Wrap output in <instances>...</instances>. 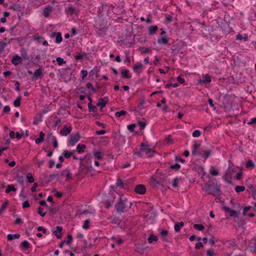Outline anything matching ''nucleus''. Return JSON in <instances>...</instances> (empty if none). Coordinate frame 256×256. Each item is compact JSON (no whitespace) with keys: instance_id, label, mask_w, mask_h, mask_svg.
<instances>
[{"instance_id":"nucleus-1","label":"nucleus","mask_w":256,"mask_h":256,"mask_svg":"<svg viewBox=\"0 0 256 256\" xmlns=\"http://www.w3.org/2000/svg\"><path fill=\"white\" fill-rule=\"evenodd\" d=\"M129 204V207L130 208L132 204V202H129L128 199L125 198L124 200H122V199L120 200V201L116 204V208L118 212H124V210L126 207V204Z\"/></svg>"},{"instance_id":"nucleus-2","label":"nucleus","mask_w":256,"mask_h":256,"mask_svg":"<svg viewBox=\"0 0 256 256\" xmlns=\"http://www.w3.org/2000/svg\"><path fill=\"white\" fill-rule=\"evenodd\" d=\"M205 190L209 194L214 196L220 194V190L216 184H210L205 188Z\"/></svg>"},{"instance_id":"nucleus-3","label":"nucleus","mask_w":256,"mask_h":256,"mask_svg":"<svg viewBox=\"0 0 256 256\" xmlns=\"http://www.w3.org/2000/svg\"><path fill=\"white\" fill-rule=\"evenodd\" d=\"M80 138V134L78 132L73 134L70 136L68 143L70 146H74Z\"/></svg>"},{"instance_id":"nucleus-4","label":"nucleus","mask_w":256,"mask_h":256,"mask_svg":"<svg viewBox=\"0 0 256 256\" xmlns=\"http://www.w3.org/2000/svg\"><path fill=\"white\" fill-rule=\"evenodd\" d=\"M134 191L137 194H143L146 192V188L144 185L138 184L135 187Z\"/></svg>"},{"instance_id":"nucleus-5","label":"nucleus","mask_w":256,"mask_h":256,"mask_svg":"<svg viewBox=\"0 0 256 256\" xmlns=\"http://www.w3.org/2000/svg\"><path fill=\"white\" fill-rule=\"evenodd\" d=\"M61 176L66 177V180H68L72 178V173L68 169L63 170L61 172Z\"/></svg>"},{"instance_id":"nucleus-6","label":"nucleus","mask_w":256,"mask_h":256,"mask_svg":"<svg viewBox=\"0 0 256 256\" xmlns=\"http://www.w3.org/2000/svg\"><path fill=\"white\" fill-rule=\"evenodd\" d=\"M71 127H68L66 125H64L63 128L60 130V133L62 136H66L71 132Z\"/></svg>"},{"instance_id":"nucleus-7","label":"nucleus","mask_w":256,"mask_h":256,"mask_svg":"<svg viewBox=\"0 0 256 256\" xmlns=\"http://www.w3.org/2000/svg\"><path fill=\"white\" fill-rule=\"evenodd\" d=\"M108 98L106 97L104 98H100L98 100V102L97 103V106H100L102 107V108L104 107L106 104L108 102Z\"/></svg>"},{"instance_id":"nucleus-8","label":"nucleus","mask_w":256,"mask_h":256,"mask_svg":"<svg viewBox=\"0 0 256 256\" xmlns=\"http://www.w3.org/2000/svg\"><path fill=\"white\" fill-rule=\"evenodd\" d=\"M211 153L210 150H204L202 149L198 150V154L204 158L206 159L207 158Z\"/></svg>"},{"instance_id":"nucleus-9","label":"nucleus","mask_w":256,"mask_h":256,"mask_svg":"<svg viewBox=\"0 0 256 256\" xmlns=\"http://www.w3.org/2000/svg\"><path fill=\"white\" fill-rule=\"evenodd\" d=\"M143 68V65L140 62H138L134 64L133 67V70L136 72L137 73H140L142 72L140 70Z\"/></svg>"},{"instance_id":"nucleus-10","label":"nucleus","mask_w":256,"mask_h":256,"mask_svg":"<svg viewBox=\"0 0 256 256\" xmlns=\"http://www.w3.org/2000/svg\"><path fill=\"white\" fill-rule=\"evenodd\" d=\"M53 8L52 6H48L44 9L43 11V14L45 17H48L49 16L50 14L52 11Z\"/></svg>"},{"instance_id":"nucleus-11","label":"nucleus","mask_w":256,"mask_h":256,"mask_svg":"<svg viewBox=\"0 0 256 256\" xmlns=\"http://www.w3.org/2000/svg\"><path fill=\"white\" fill-rule=\"evenodd\" d=\"M22 62V58L18 56H15L12 60V62L14 65H18Z\"/></svg>"},{"instance_id":"nucleus-12","label":"nucleus","mask_w":256,"mask_h":256,"mask_svg":"<svg viewBox=\"0 0 256 256\" xmlns=\"http://www.w3.org/2000/svg\"><path fill=\"white\" fill-rule=\"evenodd\" d=\"M182 181L181 178H176L172 181V184L174 188H178V184Z\"/></svg>"},{"instance_id":"nucleus-13","label":"nucleus","mask_w":256,"mask_h":256,"mask_svg":"<svg viewBox=\"0 0 256 256\" xmlns=\"http://www.w3.org/2000/svg\"><path fill=\"white\" fill-rule=\"evenodd\" d=\"M158 238L156 236L152 234H149V236L148 238V244H152L153 242H157Z\"/></svg>"},{"instance_id":"nucleus-14","label":"nucleus","mask_w":256,"mask_h":256,"mask_svg":"<svg viewBox=\"0 0 256 256\" xmlns=\"http://www.w3.org/2000/svg\"><path fill=\"white\" fill-rule=\"evenodd\" d=\"M62 228L60 226H56V230L54 232V235H56L58 238H61Z\"/></svg>"},{"instance_id":"nucleus-15","label":"nucleus","mask_w":256,"mask_h":256,"mask_svg":"<svg viewBox=\"0 0 256 256\" xmlns=\"http://www.w3.org/2000/svg\"><path fill=\"white\" fill-rule=\"evenodd\" d=\"M184 226V223L182 222H177L175 224L174 228L176 232L180 230V228Z\"/></svg>"},{"instance_id":"nucleus-16","label":"nucleus","mask_w":256,"mask_h":256,"mask_svg":"<svg viewBox=\"0 0 256 256\" xmlns=\"http://www.w3.org/2000/svg\"><path fill=\"white\" fill-rule=\"evenodd\" d=\"M121 74H122V76L124 78H130V76L129 74L128 70H126V69L122 70Z\"/></svg>"},{"instance_id":"nucleus-17","label":"nucleus","mask_w":256,"mask_h":256,"mask_svg":"<svg viewBox=\"0 0 256 256\" xmlns=\"http://www.w3.org/2000/svg\"><path fill=\"white\" fill-rule=\"evenodd\" d=\"M158 28L156 26H151L148 28V33L152 35L154 34L158 30Z\"/></svg>"},{"instance_id":"nucleus-18","label":"nucleus","mask_w":256,"mask_h":256,"mask_svg":"<svg viewBox=\"0 0 256 256\" xmlns=\"http://www.w3.org/2000/svg\"><path fill=\"white\" fill-rule=\"evenodd\" d=\"M146 104L144 98H141L140 99V103L138 106V108L140 110L143 109L145 108L144 104Z\"/></svg>"},{"instance_id":"nucleus-19","label":"nucleus","mask_w":256,"mask_h":256,"mask_svg":"<svg viewBox=\"0 0 256 256\" xmlns=\"http://www.w3.org/2000/svg\"><path fill=\"white\" fill-rule=\"evenodd\" d=\"M16 188L14 187L13 184H9L5 192L6 193H9L11 191L16 192Z\"/></svg>"},{"instance_id":"nucleus-20","label":"nucleus","mask_w":256,"mask_h":256,"mask_svg":"<svg viewBox=\"0 0 256 256\" xmlns=\"http://www.w3.org/2000/svg\"><path fill=\"white\" fill-rule=\"evenodd\" d=\"M20 237V235L18 234H9L8 235V240H12L14 239L18 238Z\"/></svg>"},{"instance_id":"nucleus-21","label":"nucleus","mask_w":256,"mask_h":256,"mask_svg":"<svg viewBox=\"0 0 256 256\" xmlns=\"http://www.w3.org/2000/svg\"><path fill=\"white\" fill-rule=\"evenodd\" d=\"M210 76L207 74L202 76V79L200 80V82H210Z\"/></svg>"},{"instance_id":"nucleus-22","label":"nucleus","mask_w":256,"mask_h":256,"mask_svg":"<svg viewBox=\"0 0 256 256\" xmlns=\"http://www.w3.org/2000/svg\"><path fill=\"white\" fill-rule=\"evenodd\" d=\"M120 187V188H124V182L120 178L117 180V182L116 183V186H112V188H117Z\"/></svg>"},{"instance_id":"nucleus-23","label":"nucleus","mask_w":256,"mask_h":256,"mask_svg":"<svg viewBox=\"0 0 256 256\" xmlns=\"http://www.w3.org/2000/svg\"><path fill=\"white\" fill-rule=\"evenodd\" d=\"M10 9H12L16 11L20 12V6L19 4H14L10 6L9 8Z\"/></svg>"},{"instance_id":"nucleus-24","label":"nucleus","mask_w":256,"mask_h":256,"mask_svg":"<svg viewBox=\"0 0 256 256\" xmlns=\"http://www.w3.org/2000/svg\"><path fill=\"white\" fill-rule=\"evenodd\" d=\"M86 148V146L84 144H78L76 147V151L80 153L82 152H84V149Z\"/></svg>"},{"instance_id":"nucleus-25","label":"nucleus","mask_w":256,"mask_h":256,"mask_svg":"<svg viewBox=\"0 0 256 256\" xmlns=\"http://www.w3.org/2000/svg\"><path fill=\"white\" fill-rule=\"evenodd\" d=\"M194 228L196 230L200 231H202L204 229V226L201 224H194Z\"/></svg>"},{"instance_id":"nucleus-26","label":"nucleus","mask_w":256,"mask_h":256,"mask_svg":"<svg viewBox=\"0 0 256 256\" xmlns=\"http://www.w3.org/2000/svg\"><path fill=\"white\" fill-rule=\"evenodd\" d=\"M158 42L159 44H166L168 42V40L166 38V36H164L162 38H161L158 39Z\"/></svg>"},{"instance_id":"nucleus-27","label":"nucleus","mask_w":256,"mask_h":256,"mask_svg":"<svg viewBox=\"0 0 256 256\" xmlns=\"http://www.w3.org/2000/svg\"><path fill=\"white\" fill-rule=\"evenodd\" d=\"M74 152H69L68 150H64L63 152L64 156L66 158H70L73 154Z\"/></svg>"},{"instance_id":"nucleus-28","label":"nucleus","mask_w":256,"mask_h":256,"mask_svg":"<svg viewBox=\"0 0 256 256\" xmlns=\"http://www.w3.org/2000/svg\"><path fill=\"white\" fill-rule=\"evenodd\" d=\"M246 168H254V164L252 160H248L246 164Z\"/></svg>"},{"instance_id":"nucleus-29","label":"nucleus","mask_w":256,"mask_h":256,"mask_svg":"<svg viewBox=\"0 0 256 256\" xmlns=\"http://www.w3.org/2000/svg\"><path fill=\"white\" fill-rule=\"evenodd\" d=\"M26 178L30 183H32L34 182V178L31 173H28L26 175Z\"/></svg>"},{"instance_id":"nucleus-30","label":"nucleus","mask_w":256,"mask_h":256,"mask_svg":"<svg viewBox=\"0 0 256 256\" xmlns=\"http://www.w3.org/2000/svg\"><path fill=\"white\" fill-rule=\"evenodd\" d=\"M158 230L160 231V234L162 237L166 236L168 234V232L166 230H162V229H159Z\"/></svg>"},{"instance_id":"nucleus-31","label":"nucleus","mask_w":256,"mask_h":256,"mask_svg":"<svg viewBox=\"0 0 256 256\" xmlns=\"http://www.w3.org/2000/svg\"><path fill=\"white\" fill-rule=\"evenodd\" d=\"M164 142L166 144H172L174 142V140L170 136H168L165 139Z\"/></svg>"},{"instance_id":"nucleus-32","label":"nucleus","mask_w":256,"mask_h":256,"mask_svg":"<svg viewBox=\"0 0 256 256\" xmlns=\"http://www.w3.org/2000/svg\"><path fill=\"white\" fill-rule=\"evenodd\" d=\"M62 41V36L60 32H58L56 34V42L57 43H60Z\"/></svg>"},{"instance_id":"nucleus-33","label":"nucleus","mask_w":256,"mask_h":256,"mask_svg":"<svg viewBox=\"0 0 256 256\" xmlns=\"http://www.w3.org/2000/svg\"><path fill=\"white\" fill-rule=\"evenodd\" d=\"M230 214L231 216H234L238 218V213L236 210H230Z\"/></svg>"},{"instance_id":"nucleus-34","label":"nucleus","mask_w":256,"mask_h":256,"mask_svg":"<svg viewBox=\"0 0 256 256\" xmlns=\"http://www.w3.org/2000/svg\"><path fill=\"white\" fill-rule=\"evenodd\" d=\"M21 96H18L14 102V106L18 107L20 104Z\"/></svg>"},{"instance_id":"nucleus-35","label":"nucleus","mask_w":256,"mask_h":256,"mask_svg":"<svg viewBox=\"0 0 256 256\" xmlns=\"http://www.w3.org/2000/svg\"><path fill=\"white\" fill-rule=\"evenodd\" d=\"M235 190L236 192H244L245 190V187L244 186H236L235 188Z\"/></svg>"},{"instance_id":"nucleus-36","label":"nucleus","mask_w":256,"mask_h":256,"mask_svg":"<svg viewBox=\"0 0 256 256\" xmlns=\"http://www.w3.org/2000/svg\"><path fill=\"white\" fill-rule=\"evenodd\" d=\"M126 114V112L124 110H121L115 113V116L116 117H120V116H125Z\"/></svg>"},{"instance_id":"nucleus-37","label":"nucleus","mask_w":256,"mask_h":256,"mask_svg":"<svg viewBox=\"0 0 256 256\" xmlns=\"http://www.w3.org/2000/svg\"><path fill=\"white\" fill-rule=\"evenodd\" d=\"M210 173L212 176H217L218 174V172L214 167H212L210 170Z\"/></svg>"},{"instance_id":"nucleus-38","label":"nucleus","mask_w":256,"mask_h":256,"mask_svg":"<svg viewBox=\"0 0 256 256\" xmlns=\"http://www.w3.org/2000/svg\"><path fill=\"white\" fill-rule=\"evenodd\" d=\"M206 254L208 256H215L216 253L214 252V250L210 249L206 251Z\"/></svg>"},{"instance_id":"nucleus-39","label":"nucleus","mask_w":256,"mask_h":256,"mask_svg":"<svg viewBox=\"0 0 256 256\" xmlns=\"http://www.w3.org/2000/svg\"><path fill=\"white\" fill-rule=\"evenodd\" d=\"M94 155L98 160H101L102 158V153L100 152H95Z\"/></svg>"},{"instance_id":"nucleus-40","label":"nucleus","mask_w":256,"mask_h":256,"mask_svg":"<svg viewBox=\"0 0 256 256\" xmlns=\"http://www.w3.org/2000/svg\"><path fill=\"white\" fill-rule=\"evenodd\" d=\"M38 214L44 217L46 212H43V208L42 207H39L38 210Z\"/></svg>"},{"instance_id":"nucleus-41","label":"nucleus","mask_w":256,"mask_h":256,"mask_svg":"<svg viewBox=\"0 0 256 256\" xmlns=\"http://www.w3.org/2000/svg\"><path fill=\"white\" fill-rule=\"evenodd\" d=\"M90 221L88 220H85L84 222V224L82 226V228L84 229H88L90 228Z\"/></svg>"},{"instance_id":"nucleus-42","label":"nucleus","mask_w":256,"mask_h":256,"mask_svg":"<svg viewBox=\"0 0 256 256\" xmlns=\"http://www.w3.org/2000/svg\"><path fill=\"white\" fill-rule=\"evenodd\" d=\"M21 244L22 246L24 249H27L29 248V243L26 240L22 242Z\"/></svg>"},{"instance_id":"nucleus-43","label":"nucleus","mask_w":256,"mask_h":256,"mask_svg":"<svg viewBox=\"0 0 256 256\" xmlns=\"http://www.w3.org/2000/svg\"><path fill=\"white\" fill-rule=\"evenodd\" d=\"M42 74V72L40 69H38L34 72V77L36 79L39 76Z\"/></svg>"},{"instance_id":"nucleus-44","label":"nucleus","mask_w":256,"mask_h":256,"mask_svg":"<svg viewBox=\"0 0 256 256\" xmlns=\"http://www.w3.org/2000/svg\"><path fill=\"white\" fill-rule=\"evenodd\" d=\"M200 134V132L199 130H196L192 132V136L194 138H198Z\"/></svg>"},{"instance_id":"nucleus-45","label":"nucleus","mask_w":256,"mask_h":256,"mask_svg":"<svg viewBox=\"0 0 256 256\" xmlns=\"http://www.w3.org/2000/svg\"><path fill=\"white\" fill-rule=\"evenodd\" d=\"M56 62H58V64L60 65V66H61L63 64H65L66 63V62L64 60L60 58V57H58L56 58Z\"/></svg>"},{"instance_id":"nucleus-46","label":"nucleus","mask_w":256,"mask_h":256,"mask_svg":"<svg viewBox=\"0 0 256 256\" xmlns=\"http://www.w3.org/2000/svg\"><path fill=\"white\" fill-rule=\"evenodd\" d=\"M6 45V43L3 42H0V52H2L4 50Z\"/></svg>"},{"instance_id":"nucleus-47","label":"nucleus","mask_w":256,"mask_h":256,"mask_svg":"<svg viewBox=\"0 0 256 256\" xmlns=\"http://www.w3.org/2000/svg\"><path fill=\"white\" fill-rule=\"evenodd\" d=\"M86 55V54L84 52L83 54H80L78 55L75 56V58L76 60H82L84 58V56Z\"/></svg>"},{"instance_id":"nucleus-48","label":"nucleus","mask_w":256,"mask_h":256,"mask_svg":"<svg viewBox=\"0 0 256 256\" xmlns=\"http://www.w3.org/2000/svg\"><path fill=\"white\" fill-rule=\"evenodd\" d=\"M136 127L135 124H132L128 126V129L130 130V132H134V128Z\"/></svg>"},{"instance_id":"nucleus-49","label":"nucleus","mask_w":256,"mask_h":256,"mask_svg":"<svg viewBox=\"0 0 256 256\" xmlns=\"http://www.w3.org/2000/svg\"><path fill=\"white\" fill-rule=\"evenodd\" d=\"M8 203L7 202L2 204L1 208H0V213H2L8 206Z\"/></svg>"},{"instance_id":"nucleus-50","label":"nucleus","mask_w":256,"mask_h":256,"mask_svg":"<svg viewBox=\"0 0 256 256\" xmlns=\"http://www.w3.org/2000/svg\"><path fill=\"white\" fill-rule=\"evenodd\" d=\"M52 141L53 142V143H54V148H57L58 146V144L56 138L52 137Z\"/></svg>"},{"instance_id":"nucleus-51","label":"nucleus","mask_w":256,"mask_h":256,"mask_svg":"<svg viewBox=\"0 0 256 256\" xmlns=\"http://www.w3.org/2000/svg\"><path fill=\"white\" fill-rule=\"evenodd\" d=\"M72 240V237L71 234H68V240L66 242V244H70Z\"/></svg>"},{"instance_id":"nucleus-52","label":"nucleus","mask_w":256,"mask_h":256,"mask_svg":"<svg viewBox=\"0 0 256 256\" xmlns=\"http://www.w3.org/2000/svg\"><path fill=\"white\" fill-rule=\"evenodd\" d=\"M86 88H91L92 90L94 92H96V89L94 88V86H92V84L90 82H88L86 84Z\"/></svg>"},{"instance_id":"nucleus-53","label":"nucleus","mask_w":256,"mask_h":256,"mask_svg":"<svg viewBox=\"0 0 256 256\" xmlns=\"http://www.w3.org/2000/svg\"><path fill=\"white\" fill-rule=\"evenodd\" d=\"M138 124L140 126V128L141 130L144 129L146 126V124L145 122H138Z\"/></svg>"},{"instance_id":"nucleus-54","label":"nucleus","mask_w":256,"mask_h":256,"mask_svg":"<svg viewBox=\"0 0 256 256\" xmlns=\"http://www.w3.org/2000/svg\"><path fill=\"white\" fill-rule=\"evenodd\" d=\"M30 206V203L28 200L25 201L22 204V208H26Z\"/></svg>"},{"instance_id":"nucleus-55","label":"nucleus","mask_w":256,"mask_h":256,"mask_svg":"<svg viewBox=\"0 0 256 256\" xmlns=\"http://www.w3.org/2000/svg\"><path fill=\"white\" fill-rule=\"evenodd\" d=\"M203 246V244L202 242H198L196 245V249H200V248Z\"/></svg>"},{"instance_id":"nucleus-56","label":"nucleus","mask_w":256,"mask_h":256,"mask_svg":"<svg viewBox=\"0 0 256 256\" xmlns=\"http://www.w3.org/2000/svg\"><path fill=\"white\" fill-rule=\"evenodd\" d=\"M44 140V139L39 138H38L36 139L35 142L36 144H38L42 142Z\"/></svg>"},{"instance_id":"nucleus-57","label":"nucleus","mask_w":256,"mask_h":256,"mask_svg":"<svg viewBox=\"0 0 256 256\" xmlns=\"http://www.w3.org/2000/svg\"><path fill=\"white\" fill-rule=\"evenodd\" d=\"M171 168L172 169H178L180 168V165L178 164H175L172 166Z\"/></svg>"},{"instance_id":"nucleus-58","label":"nucleus","mask_w":256,"mask_h":256,"mask_svg":"<svg viewBox=\"0 0 256 256\" xmlns=\"http://www.w3.org/2000/svg\"><path fill=\"white\" fill-rule=\"evenodd\" d=\"M81 72L82 74V78H84L88 74V72L86 70H82L81 71Z\"/></svg>"},{"instance_id":"nucleus-59","label":"nucleus","mask_w":256,"mask_h":256,"mask_svg":"<svg viewBox=\"0 0 256 256\" xmlns=\"http://www.w3.org/2000/svg\"><path fill=\"white\" fill-rule=\"evenodd\" d=\"M250 206H246L244 209V211H243V214L244 215H246V212L250 209Z\"/></svg>"},{"instance_id":"nucleus-60","label":"nucleus","mask_w":256,"mask_h":256,"mask_svg":"<svg viewBox=\"0 0 256 256\" xmlns=\"http://www.w3.org/2000/svg\"><path fill=\"white\" fill-rule=\"evenodd\" d=\"M177 80H178V82L181 84L184 83V80L183 78H181V77L180 76H178L177 78Z\"/></svg>"},{"instance_id":"nucleus-61","label":"nucleus","mask_w":256,"mask_h":256,"mask_svg":"<svg viewBox=\"0 0 256 256\" xmlns=\"http://www.w3.org/2000/svg\"><path fill=\"white\" fill-rule=\"evenodd\" d=\"M200 146V144H196L193 146V149L196 150H199V148Z\"/></svg>"},{"instance_id":"nucleus-62","label":"nucleus","mask_w":256,"mask_h":256,"mask_svg":"<svg viewBox=\"0 0 256 256\" xmlns=\"http://www.w3.org/2000/svg\"><path fill=\"white\" fill-rule=\"evenodd\" d=\"M10 108L8 106H6L4 108V112H10Z\"/></svg>"},{"instance_id":"nucleus-63","label":"nucleus","mask_w":256,"mask_h":256,"mask_svg":"<svg viewBox=\"0 0 256 256\" xmlns=\"http://www.w3.org/2000/svg\"><path fill=\"white\" fill-rule=\"evenodd\" d=\"M96 133L97 134L100 135V134H104L106 133V131L104 130H97L96 132Z\"/></svg>"},{"instance_id":"nucleus-64","label":"nucleus","mask_w":256,"mask_h":256,"mask_svg":"<svg viewBox=\"0 0 256 256\" xmlns=\"http://www.w3.org/2000/svg\"><path fill=\"white\" fill-rule=\"evenodd\" d=\"M172 18L171 16L168 15L166 16V20L167 22H172Z\"/></svg>"}]
</instances>
